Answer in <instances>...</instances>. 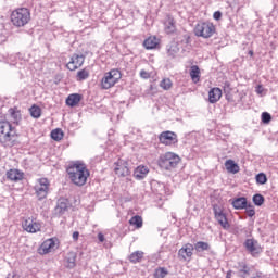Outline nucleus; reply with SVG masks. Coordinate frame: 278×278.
Masks as SVG:
<instances>
[{"label": "nucleus", "mask_w": 278, "mask_h": 278, "mask_svg": "<svg viewBox=\"0 0 278 278\" xmlns=\"http://www.w3.org/2000/svg\"><path fill=\"white\" fill-rule=\"evenodd\" d=\"M268 181V178L266 177V174L260 173L256 175V184H260L261 186H264Z\"/></svg>", "instance_id": "38"}, {"label": "nucleus", "mask_w": 278, "mask_h": 278, "mask_svg": "<svg viewBox=\"0 0 278 278\" xmlns=\"http://www.w3.org/2000/svg\"><path fill=\"white\" fill-rule=\"evenodd\" d=\"M55 248V241L53 239H48L41 244V251L46 255L47 253H51Z\"/></svg>", "instance_id": "22"}, {"label": "nucleus", "mask_w": 278, "mask_h": 278, "mask_svg": "<svg viewBox=\"0 0 278 278\" xmlns=\"http://www.w3.org/2000/svg\"><path fill=\"white\" fill-rule=\"evenodd\" d=\"M226 170L228 173H232V175H236V173H240V166H238V163H236L233 160H227L225 162Z\"/></svg>", "instance_id": "21"}, {"label": "nucleus", "mask_w": 278, "mask_h": 278, "mask_svg": "<svg viewBox=\"0 0 278 278\" xmlns=\"http://www.w3.org/2000/svg\"><path fill=\"white\" fill-rule=\"evenodd\" d=\"M213 18H214L215 21H220V18H223V13H222L220 11L214 12Z\"/></svg>", "instance_id": "43"}, {"label": "nucleus", "mask_w": 278, "mask_h": 278, "mask_svg": "<svg viewBox=\"0 0 278 278\" xmlns=\"http://www.w3.org/2000/svg\"><path fill=\"white\" fill-rule=\"evenodd\" d=\"M25 174L18 169H10L7 172V178L10 181H22Z\"/></svg>", "instance_id": "15"}, {"label": "nucleus", "mask_w": 278, "mask_h": 278, "mask_svg": "<svg viewBox=\"0 0 278 278\" xmlns=\"http://www.w3.org/2000/svg\"><path fill=\"white\" fill-rule=\"evenodd\" d=\"M142 257H144V252L135 251L129 255V262H131V264H138V262H142Z\"/></svg>", "instance_id": "25"}, {"label": "nucleus", "mask_w": 278, "mask_h": 278, "mask_svg": "<svg viewBox=\"0 0 278 278\" xmlns=\"http://www.w3.org/2000/svg\"><path fill=\"white\" fill-rule=\"evenodd\" d=\"M249 55H253V50H250Z\"/></svg>", "instance_id": "51"}, {"label": "nucleus", "mask_w": 278, "mask_h": 278, "mask_svg": "<svg viewBox=\"0 0 278 278\" xmlns=\"http://www.w3.org/2000/svg\"><path fill=\"white\" fill-rule=\"evenodd\" d=\"M226 99H227V101H233V98H231V96H229V94H226Z\"/></svg>", "instance_id": "48"}, {"label": "nucleus", "mask_w": 278, "mask_h": 278, "mask_svg": "<svg viewBox=\"0 0 278 278\" xmlns=\"http://www.w3.org/2000/svg\"><path fill=\"white\" fill-rule=\"evenodd\" d=\"M261 118H262V123H264L265 125H268V123L273 121V116L268 112H263Z\"/></svg>", "instance_id": "40"}, {"label": "nucleus", "mask_w": 278, "mask_h": 278, "mask_svg": "<svg viewBox=\"0 0 278 278\" xmlns=\"http://www.w3.org/2000/svg\"><path fill=\"white\" fill-rule=\"evenodd\" d=\"M252 201H253L254 205H257L258 207L261 205H264V198L260 193L254 194L252 198Z\"/></svg>", "instance_id": "36"}, {"label": "nucleus", "mask_w": 278, "mask_h": 278, "mask_svg": "<svg viewBox=\"0 0 278 278\" xmlns=\"http://www.w3.org/2000/svg\"><path fill=\"white\" fill-rule=\"evenodd\" d=\"M143 47L146 49H155V47H157V38L149 37L143 41Z\"/></svg>", "instance_id": "28"}, {"label": "nucleus", "mask_w": 278, "mask_h": 278, "mask_svg": "<svg viewBox=\"0 0 278 278\" xmlns=\"http://www.w3.org/2000/svg\"><path fill=\"white\" fill-rule=\"evenodd\" d=\"M226 278H231V273L230 271L227 273Z\"/></svg>", "instance_id": "50"}, {"label": "nucleus", "mask_w": 278, "mask_h": 278, "mask_svg": "<svg viewBox=\"0 0 278 278\" xmlns=\"http://www.w3.org/2000/svg\"><path fill=\"white\" fill-rule=\"evenodd\" d=\"M16 142V129L10 122H0V144L4 147H14Z\"/></svg>", "instance_id": "2"}, {"label": "nucleus", "mask_w": 278, "mask_h": 278, "mask_svg": "<svg viewBox=\"0 0 278 278\" xmlns=\"http://www.w3.org/2000/svg\"><path fill=\"white\" fill-rule=\"evenodd\" d=\"M49 186H51V184L49 182V179L47 178L37 179L34 190H35L36 197L38 198V201H42L47 199V194H49Z\"/></svg>", "instance_id": "7"}, {"label": "nucleus", "mask_w": 278, "mask_h": 278, "mask_svg": "<svg viewBox=\"0 0 278 278\" xmlns=\"http://www.w3.org/2000/svg\"><path fill=\"white\" fill-rule=\"evenodd\" d=\"M2 29H3V26H0V37L3 36Z\"/></svg>", "instance_id": "49"}, {"label": "nucleus", "mask_w": 278, "mask_h": 278, "mask_svg": "<svg viewBox=\"0 0 278 278\" xmlns=\"http://www.w3.org/2000/svg\"><path fill=\"white\" fill-rule=\"evenodd\" d=\"M29 112H30V116H33V118H40L42 111L40 110L39 106L33 105V106L29 109Z\"/></svg>", "instance_id": "35"}, {"label": "nucleus", "mask_w": 278, "mask_h": 278, "mask_svg": "<svg viewBox=\"0 0 278 278\" xmlns=\"http://www.w3.org/2000/svg\"><path fill=\"white\" fill-rule=\"evenodd\" d=\"M22 227L24 231L27 233H38L41 229V225L38 220L34 219V217H28L22 223Z\"/></svg>", "instance_id": "9"}, {"label": "nucleus", "mask_w": 278, "mask_h": 278, "mask_svg": "<svg viewBox=\"0 0 278 278\" xmlns=\"http://www.w3.org/2000/svg\"><path fill=\"white\" fill-rule=\"evenodd\" d=\"M31 21V13L27 8H21L12 12L11 23L14 27H25Z\"/></svg>", "instance_id": "3"}, {"label": "nucleus", "mask_w": 278, "mask_h": 278, "mask_svg": "<svg viewBox=\"0 0 278 278\" xmlns=\"http://www.w3.org/2000/svg\"><path fill=\"white\" fill-rule=\"evenodd\" d=\"M243 244L247 251H249L253 255V257H255V255H260L262 247L260 245V242H257V240L247 239Z\"/></svg>", "instance_id": "13"}, {"label": "nucleus", "mask_w": 278, "mask_h": 278, "mask_svg": "<svg viewBox=\"0 0 278 278\" xmlns=\"http://www.w3.org/2000/svg\"><path fill=\"white\" fill-rule=\"evenodd\" d=\"M115 174H117L118 177H127V175H129V167H127V165L123 162L119 161L115 168H114Z\"/></svg>", "instance_id": "14"}, {"label": "nucleus", "mask_w": 278, "mask_h": 278, "mask_svg": "<svg viewBox=\"0 0 278 278\" xmlns=\"http://www.w3.org/2000/svg\"><path fill=\"white\" fill-rule=\"evenodd\" d=\"M98 240L99 242H105V236L103 235V232L98 233Z\"/></svg>", "instance_id": "44"}, {"label": "nucleus", "mask_w": 278, "mask_h": 278, "mask_svg": "<svg viewBox=\"0 0 278 278\" xmlns=\"http://www.w3.org/2000/svg\"><path fill=\"white\" fill-rule=\"evenodd\" d=\"M179 53V48L177 46H170L167 49V55L169 58H176V55Z\"/></svg>", "instance_id": "37"}, {"label": "nucleus", "mask_w": 278, "mask_h": 278, "mask_svg": "<svg viewBox=\"0 0 278 278\" xmlns=\"http://www.w3.org/2000/svg\"><path fill=\"white\" fill-rule=\"evenodd\" d=\"M256 92H257V94H262V92H264V87H262V85H258L256 87Z\"/></svg>", "instance_id": "45"}, {"label": "nucleus", "mask_w": 278, "mask_h": 278, "mask_svg": "<svg viewBox=\"0 0 278 278\" xmlns=\"http://www.w3.org/2000/svg\"><path fill=\"white\" fill-rule=\"evenodd\" d=\"M164 25H165L164 29L167 34H175L177 31V25L175 24V18L167 16Z\"/></svg>", "instance_id": "19"}, {"label": "nucleus", "mask_w": 278, "mask_h": 278, "mask_svg": "<svg viewBox=\"0 0 278 278\" xmlns=\"http://www.w3.org/2000/svg\"><path fill=\"white\" fill-rule=\"evenodd\" d=\"M193 249L198 253H203V251H210L211 247H210V243L205 241H198L197 243H194Z\"/></svg>", "instance_id": "26"}, {"label": "nucleus", "mask_w": 278, "mask_h": 278, "mask_svg": "<svg viewBox=\"0 0 278 278\" xmlns=\"http://www.w3.org/2000/svg\"><path fill=\"white\" fill-rule=\"evenodd\" d=\"M129 224L134 225L137 229L142 228V217L140 215H135L129 219Z\"/></svg>", "instance_id": "29"}, {"label": "nucleus", "mask_w": 278, "mask_h": 278, "mask_svg": "<svg viewBox=\"0 0 278 278\" xmlns=\"http://www.w3.org/2000/svg\"><path fill=\"white\" fill-rule=\"evenodd\" d=\"M121 77H123V75L118 70H111L110 72L105 73L101 80V86L103 90H110V88H113V86H116Z\"/></svg>", "instance_id": "6"}, {"label": "nucleus", "mask_w": 278, "mask_h": 278, "mask_svg": "<svg viewBox=\"0 0 278 278\" xmlns=\"http://www.w3.org/2000/svg\"><path fill=\"white\" fill-rule=\"evenodd\" d=\"M193 33L198 38H212L216 34V26L212 22H200L195 25Z\"/></svg>", "instance_id": "5"}, {"label": "nucleus", "mask_w": 278, "mask_h": 278, "mask_svg": "<svg viewBox=\"0 0 278 278\" xmlns=\"http://www.w3.org/2000/svg\"><path fill=\"white\" fill-rule=\"evenodd\" d=\"M220 97H223V91L220 88H213L208 92L210 103H218V101H220Z\"/></svg>", "instance_id": "17"}, {"label": "nucleus", "mask_w": 278, "mask_h": 278, "mask_svg": "<svg viewBox=\"0 0 278 278\" xmlns=\"http://www.w3.org/2000/svg\"><path fill=\"white\" fill-rule=\"evenodd\" d=\"M90 77V72L88 70L84 68L81 71L77 72V81H84Z\"/></svg>", "instance_id": "33"}, {"label": "nucleus", "mask_w": 278, "mask_h": 278, "mask_svg": "<svg viewBox=\"0 0 278 278\" xmlns=\"http://www.w3.org/2000/svg\"><path fill=\"white\" fill-rule=\"evenodd\" d=\"M80 101H81V94L72 93L66 99V105H68L70 108H75L76 105H79Z\"/></svg>", "instance_id": "20"}, {"label": "nucleus", "mask_w": 278, "mask_h": 278, "mask_svg": "<svg viewBox=\"0 0 278 278\" xmlns=\"http://www.w3.org/2000/svg\"><path fill=\"white\" fill-rule=\"evenodd\" d=\"M7 278H18V275H16V274L9 275Z\"/></svg>", "instance_id": "47"}, {"label": "nucleus", "mask_w": 278, "mask_h": 278, "mask_svg": "<svg viewBox=\"0 0 278 278\" xmlns=\"http://www.w3.org/2000/svg\"><path fill=\"white\" fill-rule=\"evenodd\" d=\"M179 162H181L179 155L173 152H166L160 156L159 166L163 168V170H173V168H177Z\"/></svg>", "instance_id": "4"}, {"label": "nucleus", "mask_w": 278, "mask_h": 278, "mask_svg": "<svg viewBox=\"0 0 278 278\" xmlns=\"http://www.w3.org/2000/svg\"><path fill=\"white\" fill-rule=\"evenodd\" d=\"M194 251V245L192 243H186L181 247V249L178 251V257L182 262H190L192 260V255Z\"/></svg>", "instance_id": "10"}, {"label": "nucleus", "mask_w": 278, "mask_h": 278, "mask_svg": "<svg viewBox=\"0 0 278 278\" xmlns=\"http://www.w3.org/2000/svg\"><path fill=\"white\" fill-rule=\"evenodd\" d=\"M168 275V270L166 268H159L154 273L155 278H164Z\"/></svg>", "instance_id": "39"}, {"label": "nucleus", "mask_w": 278, "mask_h": 278, "mask_svg": "<svg viewBox=\"0 0 278 278\" xmlns=\"http://www.w3.org/2000/svg\"><path fill=\"white\" fill-rule=\"evenodd\" d=\"M160 87L163 90H170V88H173V81L170 80V78H164L163 80H161Z\"/></svg>", "instance_id": "34"}, {"label": "nucleus", "mask_w": 278, "mask_h": 278, "mask_svg": "<svg viewBox=\"0 0 278 278\" xmlns=\"http://www.w3.org/2000/svg\"><path fill=\"white\" fill-rule=\"evenodd\" d=\"M9 115L11 123H14V125L21 123V111H18V109H9Z\"/></svg>", "instance_id": "24"}, {"label": "nucleus", "mask_w": 278, "mask_h": 278, "mask_svg": "<svg viewBox=\"0 0 278 278\" xmlns=\"http://www.w3.org/2000/svg\"><path fill=\"white\" fill-rule=\"evenodd\" d=\"M245 213L250 218H253V216H255V207L253 206V204L251 203L247 204Z\"/></svg>", "instance_id": "41"}, {"label": "nucleus", "mask_w": 278, "mask_h": 278, "mask_svg": "<svg viewBox=\"0 0 278 278\" xmlns=\"http://www.w3.org/2000/svg\"><path fill=\"white\" fill-rule=\"evenodd\" d=\"M147 175H149V167L144 165L138 166L134 172V177L138 179V181H142Z\"/></svg>", "instance_id": "16"}, {"label": "nucleus", "mask_w": 278, "mask_h": 278, "mask_svg": "<svg viewBox=\"0 0 278 278\" xmlns=\"http://www.w3.org/2000/svg\"><path fill=\"white\" fill-rule=\"evenodd\" d=\"M201 74V71L199 70V66L193 65L190 71V77L192 81H199V75Z\"/></svg>", "instance_id": "32"}, {"label": "nucleus", "mask_w": 278, "mask_h": 278, "mask_svg": "<svg viewBox=\"0 0 278 278\" xmlns=\"http://www.w3.org/2000/svg\"><path fill=\"white\" fill-rule=\"evenodd\" d=\"M67 175L75 186H86L88 177H90V172L86 167V164L81 162H76L67 168Z\"/></svg>", "instance_id": "1"}, {"label": "nucleus", "mask_w": 278, "mask_h": 278, "mask_svg": "<svg viewBox=\"0 0 278 278\" xmlns=\"http://www.w3.org/2000/svg\"><path fill=\"white\" fill-rule=\"evenodd\" d=\"M213 214L215 220H217L218 225H220L223 229H229V227H231V225H229V219H227V213L225 212V210L222 208L220 205H213Z\"/></svg>", "instance_id": "8"}, {"label": "nucleus", "mask_w": 278, "mask_h": 278, "mask_svg": "<svg viewBox=\"0 0 278 278\" xmlns=\"http://www.w3.org/2000/svg\"><path fill=\"white\" fill-rule=\"evenodd\" d=\"M231 201V205L235 210H245L247 205H249V202L247 201V198L240 197L236 198Z\"/></svg>", "instance_id": "18"}, {"label": "nucleus", "mask_w": 278, "mask_h": 278, "mask_svg": "<svg viewBox=\"0 0 278 278\" xmlns=\"http://www.w3.org/2000/svg\"><path fill=\"white\" fill-rule=\"evenodd\" d=\"M66 210H68V200L60 199L55 207L56 214L62 215L64 212H66Z\"/></svg>", "instance_id": "23"}, {"label": "nucleus", "mask_w": 278, "mask_h": 278, "mask_svg": "<svg viewBox=\"0 0 278 278\" xmlns=\"http://www.w3.org/2000/svg\"><path fill=\"white\" fill-rule=\"evenodd\" d=\"M141 79H150L151 78V74L144 70H141L139 73Z\"/></svg>", "instance_id": "42"}, {"label": "nucleus", "mask_w": 278, "mask_h": 278, "mask_svg": "<svg viewBox=\"0 0 278 278\" xmlns=\"http://www.w3.org/2000/svg\"><path fill=\"white\" fill-rule=\"evenodd\" d=\"M159 140L161 144H166L167 147H170V144H177V134L173 131H163L159 136Z\"/></svg>", "instance_id": "11"}, {"label": "nucleus", "mask_w": 278, "mask_h": 278, "mask_svg": "<svg viewBox=\"0 0 278 278\" xmlns=\"http://www.w3.org/2000/svg\"><path fill=\"white\" fill-rule=\"evenodd\" d=\"M51 138H52V140L60 142V140H62V138H64V132L62 131V129L56 128L51 131Z\"/></svg>", "instance_id": "31"}, {"label": "nucleus", "mask_w": 278, "mask_h": 278, "mask_svg": "<svg viewBox=\"0 0 278 278\" xmlns=\"http://www.w3.org/2000/svg\"><path fill=\"white\" fill-rule=\"evenodd\" d=\"M73 240H75V242H77V240H79V232L75 231L73 232Z\"/></svg>", "instance_id": "46"}, {"label": "nucleus", "mask_w": 278, "mask_h": 278, "mask_svg": "<svg viewBox=\"0 0 278 278\" xmlns=\"http://www.w3.org/2000/svg\"><path fill=\"white\" fill-rule=\"evenodd\" d=\"M76 261H77V255L75 254V252H70L67 254V256L65 257L66 267L67 268H75V266H76L75 262Z\"/></svg>", "instance_id": "27"}, {"label": "nucleus", "mask_w": 278, "mask_h": 278, "mask_svg": "<svg viewBox=\"0 0 278 278\" xmlns=\"http://www.w3.org/2000/svg\"><path fill=\"white\" fill-rule=\"evenodd\" d=\"M86 56H84V54H74L66 66L68 71H77V68H81V66H84Z\"/></svg>", "instance_id": "12"}, {"label": "nucleus", "mask_w": 278, "mask_h": 278, "mask_svg": "<svg viewBox=\"0 0 278 278\" xmlns=\"http://www.w3.org/2000/svg\"><path fill=\"white\" fill-rule=\"evenodd\" d=\"M239 273L243 278L249 277L251 275V268L247 264L241 263L239 264Z\"/></svg>", "instance_id": "30"}]
</instances>
